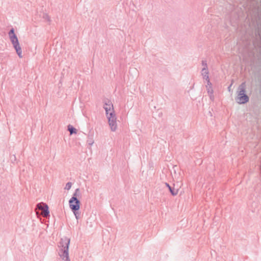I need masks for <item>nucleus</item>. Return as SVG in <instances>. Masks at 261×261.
<instances>
[{"label":"nucleus","mask_w":261,"mask_h":261,"mask_svg":"<svg viewBox=\"0 0 261 261\" xmlns=\"http://www.w3.org/2000/svg\"><path fill=\"white\" fill-rule=\"evenodd\" d=\"M103 108L107 120L109 128L112 133H115L118 130L119 125L117 116L113 102L109 100L104 102Z\"/></svg>","instance_id":"f257e3e1"},{"label":"nucleus","mask_w":261,"mask_h":261,"mask_svg":"<svg viewBox=\"0 0 261 261\" xmlns=\"http://www.w3.org/2000/svg\"><path fill=\"white\" fill-rule=\"evenodd\" d=\"M70 240L67 237L61 239L59 246L58 254L63 261H70L69 255V246Z\"/></svg>","instance_id":"f03ea898"},{"label":"nucleus","mask_w":261,"mask_h":261,"mask_svg":"<svg viewBox=\"0 0 261 261\" xmlns=\"http://www.w3.org/2000/svg\"><path fill=\"white\" fill-rule=\"evenodd\" d=\"M8 36L10 42L14 48L16 54L18 57L21 59L23 58L22 55V50L21 45L20 44L17 35L14 33V29H11V30L8 33Z\"/></svg>","instance_id":"7ed1b4c3"},{"label":"nucleus","mask_w":261,"mask_h":261,"mask_svg":"<svg viewBox=\"0 0 261 261\" xmlns=\"http://www.w3.org/2000/svg\"><path fill=\"white\" fill-rule=\"evenodd\" d=\"M237 102L239 104H244L249 101V97L246 94V84L242 83L238 88Z\"/></svg>","instance_id":"20e7f679"},{"label":"nucleus","mask_w":261,"mask_h":261,"mask_svg":"<svg viewBox=\"0 0 261 261\" xmlns=\"http://www.w3.org/2000/svg\"><path fill=\"white\" fill-rule=\"evenodd\" d=\"M69 207L71 210H80V202L75 197H72L69 200Z\"/></svg>","instance_id":"39448f33"},{"label":"nucleus","mask_w":261,"mask_h":261,"mask_svg":"<svg viewBox=\"0 0 261 261\" xmlns=\"http://www.w3.org/2000/svg\"><path fill=\"white\" fill-rule=\"evenodd\" d=\"M37 208L43 211L42 215H43L44 217H47L49 215V208L46 203L43 202L39 203L37 205Z\"/></svg>","instance_id":"423d86ee"},{"label":"nucleus","mask_w":261,"mask_h":261,"mask_svg":"<svg viewBox=\"0 0 261 261\" xmlns=\"http://www.w3.org/2000/svg\"><path fill=\"white\" fill-rule=\"evenodd\" d=\"M203 68L201 70V73L203 79L205 80L206 82L210 81L209 78V72L207 67V65L205 63L203 62Z\"/></svg>","instance_id":"0eeeda50"},{"label":"nucleus","mask_w":261,"mask_h":261,"mask_svg":"<svg viewBox=\"0 0 261 261\" xmlns=\"http://www.w3.org/2000/svg\"><path fill=\"white\" fill-rule=\"evenodd\" d=\"M205 87L210 99L213 100L214 99V96L213 95L214 91L212 87V84L211 83L210 81H206V85Z\"/></svg>","instance_id":"6e6552de"},{"label":"nucleus","mask_w":261,"mask_h":261,"mask_svg":"<svg viewBox=\"0 0 261 261\" xmlns=\"http://www.w3.org/2000/svg\"><path fill=\"white\" fill-rule=\"evenodd\" d=\"M68 130L69 131L70 135H72L73 134H76L77 133L76 129L74 128L73 126L71 125H69L68 126Z\"/></svg>","instance_id":"1a4fd4ad"},{"label":"nucleus","mask_w":261,"mask_h":261,"mask_svg":"<svg viewBox=\"0 0 261 261\" xmlns=\"http://www.w3.org/2000/svg\"><path fill=\"white\" fill-rule=\"evenodd\" d=\"M79 210H76V211L72 210V211L73 212V213L75 216V218H76V220H78L80 218V213L79 212Z\"/></svg>","instance_id":"9d476101"},{"label":"nucleus","mask_w":261,"mask_h":261,"mask_svg":"<svg viewBox=\"0 0 261 261\" xmlns=\"http://www.w3.org/2000/svg\"><path fill=\"white\" fill-rule=\"evenodd\" d=\"M169 191L173 196H175L177 195L178 193V190L177 189H173L172 188H171Z\"/></svg>","instance_id":"9b49d317"},{"label":"nucleus","mask_w":261,"mask_h":261,"mask_svg":"<svg viewBox=\"0 0 261 261\" xmlns=\"http://www.w3.org/2000/svg\"><path fill=\"white\" fill-rule=\"evenodd\" d=\"M72 186V183L70 182H68L66 184V186L65 187V189L66 190H69Z\"/></svg>","instance_id":"f8f14e48"},{"label":"nucleus","mask_w":261,"mask_h":261,"mask_svg":"<svg viewBox=\"0 0 261 261\" xmlns=\"http://www.w3.org/2000/svg\"><path fill=\"white\" fill-rule=\"evenodd\" d=\"M88 144L90 146H92L94 143V141L93 139H89L87 141Z\"/></svg>","instance_id":"ddd939ff"},{"label":"nucleus","mask_w":261,"mask_h":261,"mask_svg":"<svg viewBox=\"0 0 261 261\" xmlns=\"http://www.w3.org/2000/svg\"><path fill=\"white\" fill-rule=\"evenodd\" d=\"M44 18L47 22H50L51 21L50 17L47 14L44 16Z\"/></svg>","instance_id":"4468645a"},{"label":"nucleus","mask_w":261,"mask_h":261,"mask_svg":"<svg viewBox=\"0 0 261 261\" xmlns=\"http://www.w3.org/2000/svg\"><path fill=\"white\" fill-rule=\"evenodd\" d=\"M79 189H77L76 190L75 192L73 194V197H76V196H77V192H79Z\"/></svg>","instance_id":"2eb2a0df"},{"label":"nucleus","mask_w":261,"mask_h":261,"mask_svg":"<svg viewBox=\"0 0 261 261\" xmlns=\"http://www.w3.org/2000/svg\"><path fill=\"white\" fill-rule=\"evenodd\" d=\"M166 185L167 187H168L169 186H170L167 183L166 184Z\"/></svg>","instance_id":"dca6fc26"},{"label":"nucleus","mask_w":261,"mask_h":261,"mask_svg":"<svg viewBox=\"0 0 261 261\" xmlns=\"http://www.w3.org/2000/svg\"><path fill=\"white\" fill-rule=\"evenodd\" d=\"M168 189H169V190H170L172 188H171L170 186H169V187H168Z\"/></svg>","instance_id":"f3484780"},{"label":"nucleus","mask_w":261,"mask_h":261,"mask_svg":"<svg viewBox=\"0 0 261 261\" xmlns=\"http://www.w3.org/2000/svg\"><path fill=\"white\" fill-rule=\"evenodd\" d=\"M228 90H229V91H230V87L228 88Z\"/></svg>","instance_id":"a211bd4d"}]
</instances>
